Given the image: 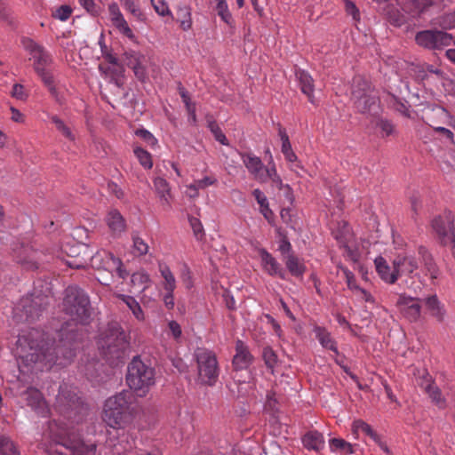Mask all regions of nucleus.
<instances>
[{
    "label": "nucleus",
    "mask_w": 455,
    "mask_h": 455,
    "mask_svg": "<svg viewBox=\"0 0 455 455\" xmlns=\"http://www.w3.org/2000/svg\"><path fill=\"white\" fill-rule=\"evenodd\" d=\"M78 336V330L69 322L55 331L51 344L48 332L34 328L22 331L17 339L20 371H44L53 364L65 366L76 355Z\"/></svg>",
    "instance_id": "f257e3e1"
},
{
    "label": "nucleus",
    "mask_w": 455,
    "mask_h": 455,
    "mask_svg": "<svg viewBox=\"0 0 455 455\" xmlns=\"http://www.w3.org/2000/svg\"><path fill=\"white\" fill-rule=\"evenodd\" d=\"M135 396L130 390H123L108 397L103 406L102 419L113 428L122 429L121 439L114 444L116 453H122L135 448L136 455H162L161 451L151 445L148 448L138 447L135 440L124 432V428L134 419L137 410Z\"/></svg>",
    "instance_id": "f03ea898"
},
{
    "label": "nucleus",
    "mask_w": 455,
    "mask_h": 455,
    "mask_svg": "<svg viewBox=\"0 0 455 455\" xmlns=\"http://www.w3.org/2000/svg\"><path fill=\"white\" fill-rule=\"evenodd\" d=\"M49 433L54 442L69 451L70 455H99L95 441L83 439L78 432L65 423L51 421Z\"/></svg>",
    "instance_id": "7ed1b4c3"
},
{
    "label": "nucleus",
    "mask_w": 455,
    "mask_h": 455,
    "mask_svg": "<svg viewBox=\"0 0 455 455\" xmlns=\"http://www.w3.org/2000/svg\"><path fill=\"white\" fill-rule=\"evenodd\" d=\"M125 379L130 389L143 397L156 384V371L140 356H135L128 364Z\"/></svg>",
    "instance_id": "20e7f679"
},
{
    "label": "nucleus",
    "mask_w": 455,
    "mask_h": 455,
    "mask_svg": "<svg viewBox=\"0 0 455 455\" xmlns=\"http://www.w3.org/2000/svg\"><path fill=\"white\" fill-rule=\"evenodd\" d=\"M63 311L72 322L87 324L92 315V307L87 294L76 286H68L65 291Z\"/></svg>",
    "instance_id": "39448f33"
},
{
    "label": "nucleus",
    "mask_w": 455,
    "mask_h": 455,
    "mask_svg": "<svg viewBox=\"0 0 455 455\" xmlns=\"http://www.w3.org/2000/svg\"><path fill=\"white\" fill-rule=\"evenodd\" d=\"M351 100L362 114L376 112L379 107L378 91L367 79L359 76L353 79Z\"/></svg>",
    "instance_id": "423d86ee"
},
{
    "label": "nucleus",
    "mask_w": 455,
    "mask_h": 455,
    "mask_svg": "<svg viewBox=\"0 0 455 455\" xmlns=\"http://www.w3.org/2000/svg\"><path fill=\"white\" fill-rule=\"evenodd\" d=\"M56 408L64 414L72 423L79 424L88 414V406L77 396L75 389L67 385L60 387L56 397Z\"/></svg>",
    "instance_id": "0eeeda50"
},
{
    "label": "nucleus",
    "mask_w": 455,
    "mask_h": 455,
    "mask_svg": "<svg viewBox=\"0 0 455 455\" xmlns=\"http://www.w3.org/2000/svg\"><path fill=\"white\" fill-rule=\"evenodd\" d=\"M23 45L34 60L35 71L48 87L51 94L56 97L57 90L54 86L53 76L49 69L52 62V55L43 46L31 39H24Z\"/></svg>",
    "instance_id": "6e6552de"
},
{
    "label": "nucleus",
    "mask_w": 455,
    "mask_h": 455,
    "mask_svg": "<svg viewBox=\"0 0 455 455\" xmlns=\"http://www.w3.org/2000/svg\"><path fill=\"white\" fill-rule=\"evenodd\" d=\"M103 355L108 359H119L128 347L126 335L121 327L115 323L108 327L99 340Z\"/></svg>",
    "instance_id": "1a4fd4ad"
},
{
    "label": "nucleus",
    "mask_w": 455,
    "mask_h": 455,
    "mask_svg": "<svg viewBox=\"0 0 455 455\" xmlns=\"http://www.w3.org/2000/svg\"><path fill=\"white\" fill-rule=\"evenodd\" d=\"M200 381L207 386H214L218 381L220 368L214 352L198 348L195 353Z\"/></svg>",
    "instance_id": "9d476101"
},
{
    "label": "nucleus",
    "mask_w": 455,
    "mask_h": 455,
    "mask_svg": "<svg viewBox=\"0 0 455 455\" xmlns=\"http://www.w3.org/2000/svg\"><path fill=\"white\" fill-rule=\"evenodd\" d=\"M416 43L424 48L439 50L451 43L455 45V36L440 30H423L418 32L415 37Z\"/></svg>",
    "instance_id": "9b49d317"
},
{
    "label": "nucleus",
    "mask_w": 455,
    "mask_h": 455,
    "mask_svg": "<svg viewBox=\"0 0 455 455\" xmlns=\"http://www.w3.org/2000/svg\"><path fill=\"white\" fill-rule=\"evenodd\" d=\"M91 261L93 267L106 270L112 275L116 273L122 279H125L129 275L124 268L121 259L106 251L97 252L92 257Z\"/></svg>",
    "instance_id": "f8f14e48"
},
{
    "label": "nucleus",
    "mask_w": 455,
    "mask_h": 455,
    "mask_svg": "<svg viewBox=\"0 0 455 455\" xmlns=\"http://www.w3.org/2000/svg\"><path fill=\"white\" fill-rule=\"evenodd\" d=\"M453 222L454 216L450 211H445L432 220V228L443 245L455 241Z\"/></svg>",
    "instance_id": "ddd939ff"
},
{
    "label": "nucleus",
    "mask_w": 455,
    "mask_h": 455,
    "mask_svg": "<svg viewBox=\"0 0 455 455\" xmlns=\"http://www.w3.org/2000/svg\"><path fill=\"white\" fill-rule=\"evenodd\" d=\"M48 303L47 296L32 295L31 298L23 299L20 307L26 315V320L35 321L39 318Z\"/></svg>",
    "instance_id": "4468645a"
},
{
    "label": "nucleus",
    "mask_w": 455,
    "mask_h": 455,
    "mask_svg": "<svg viewBox=\"0 0 455 455\" xmlns=\"http://www.w3.org/2000/svg\"><path fill=\"white\" fill-rule=\"evenodd\" d=\"M239 155L244 166L253 176L254 180L259 183H265L267 166L263 164L261 159L251 152H240Z\"/></svg>",
    "instance_id": "2eb2a0df"
},
{
    "label": "nucleus",
    "mask_w": 455,
    "mask_h": 455,
    "mask_svg": "<svg viewBox=\"0 0 455 455\" xmlns=\"http://www.w3.org/2000/svg\"><path fill=\"white\" fill-rule=\"evenodd\" d=\"M397 279L403 275L411 276L419 267L418 260L412 255L399 254L393 260Z\"/></svg>",
    "instance_id": "dca6fc26"
},
{
    "label": "nucleus",
    "mask_w": 455,
    "mask_h": 455,
    "mask_svg": "<svg viewBox=\"0 0 455 455\" xmlns=\"http://www.w3.org/2000/svg\"><path fill=\"white\" fill-rule=\"evenodd\" d=\"M396 4L401 7V9L415 17L423 12L428 6L433 4H439L441 3L445 2V0H395Z\"/></svg>",
    "instance_id": "f3484780"
},
{
    "label": "nucleus",
    "mask_w": 455,
    "mask_h": 455,
    "mask_svg": "<svg viewBox=\"0 0 455 455\" xmlns=\"http://www.w3.org/2000/svg\"><path fill=\"white\" fill-rule=\"evenodd\" d=\"M396 4L401 7V9L415 17L423 12L428 6L433 4H439L441 3L445 2V0H395Z\"/></svg>",
    "instance_id": "a211bd4d"
},
{
    "label": "nucleus",
    "mask_w": 455,
    "mask_h": 455,
    "mask_svg": "<svg viewBox=\"0 0 455 455\" xmlns=\"http://www.w3.org/2000/svg\"><path fill=\"white\" fill-rule=\"evenodd\" d=\"M27 405L31 407L37 414L46 416L49 407L41 392L35 387H28L23 394Z\"/></svg>",
    "instance_id": "6ab92c4d"
},
{
    "label": "nucleus",
    "mask_w": 455,
    "mask_h": 455,
    "mask_svg": "<svg viewBox=\"0 0 455 455\" xmlns=\"http://www.w3.org/2000/svg\"><path fill=\"white\" fill-rule=\"evenodd\" d=\"M397 306L403 315L410 322H416L419 318L421 306L418 299L400 296Z\"/></svg>",
    "instance_id": "aec40b11"
},
{
    "label": "nucleus",
    "mask_w": 455,
    "mask_h": 455,
    "mask_svg": "<svg viewBox=\"0 0 455 455\" xmlns=\"http://www.w3.org/2000/svg\"><path fill=\"white\" fill-rule=\"evenodd\" d=\"M108 12L115 27L128 38L134 39L135 36L121 13L118 5L116 4H110L108 6Z\"/></svg>",
    "instance_id": "412c9836"
},
{
    "label": "nucleus",
    "mask_w": 455,
    "mask_h": 455,
    "mask_svg": "<svg viewBox=\"0 0 455 455\" xmlns=\"http://www.w3.org/2000/svg\"><path fill=\"white\" fill-rule=\"evenodd\" d=\"M263 269L270 275H277L281 279L286 278L284 270L276 259L266 250L259 251Z\"/></svg>",
    "instance_id": "4be33fe9"
},
{
    "label": "nucleus",
    "mask_w": 455,
    "mask_h": 455,
    "mask_svg": "<svg viewBox=\"0 0 455 455\" xmlns=\"http://www.w3.org/2000/svg\"><path fill=\"white\" fill-rule=\"evenodd\" d=\"M271 180L273 186L277 188L279 190H285V196L290 203L293 201V195L291 187L288 184H283L281 177L277 173L275 164L271 160L267 166V171L265 176V183Z\"/></svg>",
    "instance_id": "5701e85b"
},
{
    "label": "nucleus",
    "mask_w": 455,
    "mask_h": 455,
    "mask_svg": "<svg viewBox=\"0 0 455 455\" xmlns=\"http://www.w3.org/2000/svg\"><path fill=\"white\" fill-rule=\"evenodd\" d=\"M252 362V355L248 347L241 340H237L235 344V355L233 358V366L235 370H243L249 367Z\"/></svg>",
    "instance_id": "b1692460"
},
{
    "label": "nucleus",
    "mask_w": 455,
    "mask_h": 455,
    "mask_svg": "<svg viewBox=\"0 0 455 455\" xmlns=\"http://www.w3.org/2000/svg\"><path fill=\"white\" fill-rule=\"evenodd\" d=\"M106 223L115 236L121 235L126 230V221L117 210H111L106 216Z\"/></svg>",
    "instance_id": "393cba45"
},
{
    "label": "nucleus",
    "mask_w": 455,
    "mask_h": 455,
    "mask_svg": "<svg viewBox=\"0 0 455 455\" xmlns=\"http://www.w3.org/2000/svg\"><path fill=\"white\" fill-rule=\"evenodd\" d=\"M41 253L29 247H24L17 256L18 262L28 270H35L39 267Z\"/></svg>",
    "instance_id": "a878e982"
},
{
    "label": "nucleus",
    "mask_w": 455,
    "mask_h": 455,
    "mask_svg": "<svg viewBox=\"0 0 455 455\" xmlns=\"http://www.w3.org/2000/svg\"><path fill=\"white\" fill-rule=\"evenodd\" d=\"M302 443L307 450L320 451L324 448L325 441L322 433L311 430L303 435Z\"/></svg>",
    "instance_id": "bb28decb"
},
{
    "label": "nucleus",
    "mask_w": 455,
    "mask_h": 455,
    "mask_svg": "<svg viewBox=\"0 0 455 455\" xmlns=\"http://www.w3.org/2000/svg\"><path fill=\"white\" fill-rule=\"evenodd\" d=\"M418 254L424 266L426 275H428L432 280L437 279L439 276V269L429 251L424 246H419Z\"/></svg>",
    "instance_id": "cd10ccee"
},
{
    "label": "nucleus",
    "mask_w": 455,
    "mask_h": 455,
    "mask_svg": "<svg viewBox=\"0 0 455 455\" xmlns=\"http://www.w3.org/2000/svg\"><path fill=\"white\" fill-rule=\"evenodd\" d=\"M376 270L380 278L387 283H395L397 281L395 267H390L383 257H378L374 260Z\"/></svg>",
    "instance_id": "c85d7f7f"
},
{
    "label": "nucleus",
    "mask_w": 455,
    "mask_h": 455,
    "mask_svg": "<svg viewBox=\"0 0 455 455\" xmlns=\"http://www.w3.org/2000/svg\"><path fill=\"white\" fill-rule=\"evenodd\" d=\"M296 77L301 92L307 96L308 100L315 104L314 100V80L312 76L305 70L299 69L296 71Z\"/></svg>",
    "instance_id": "c756f323"
},
{
    "label": "nucleus",
    "mask_w": 455,
    "mask_h": 455,
    "mask_svg": "<svg viewBox=\"0 0 455 455\" xmlns=\"http://www.w3.org/2000/svg\"><path fill=\"white\" fill-rule=\"evenodd\" d=\"M314 332L315 338L323 348L329 349L334 352L336 355H339L336 340L331 337V334L324 327L315 326L314 328Z\"/></svg>",
    "instance_id": "7c9ffc66"
},
{
    "label": "nucleus",
    "mask_w": 455,
    "mask_h": 455,
    "mask_svg": "<svg viewBox=\"0 0 455 455\" xmlns=\"http://www.w3.org/2000/svg\"><path fill=\"white\" fill-rule=\"evenodd\" d=\"M425 305L430 315L442 322L444 318L445 310L436 295H432L425 299Z\"/></svg>",
    "instance_id": "2f4dec72"
},
{
    "label": "nucleus",
    "mask_w": 455,
    "mask_h": 455,
    "mask_svg": "<svg viewBox=\"0 0 455 455\" xmlns=\"http://www.w3.org/2000/svg\"><path fill=\"white\" fill-rule=\"evenodd\" d=\"M285 265L289 272L296 277L302 276L306 271L304 263L294 254L289 253L285 259Z\"/></svg>",
    "instance_id": "473e14b6"
},
{
    "label": "nucleus",
    "mask_w": 455,
    "mask_h": 455,
    "mask_svg": "<svg viewBox=\"0 0 455 455\" xmlns=\"http://www.w3.org/2000/svg\"><path fill=\"white\" fill-rule=\"evenodd\" d=\"M154 188L156 192L160 196L162 204L164 205H170L171 188L169 183L163 178L157 177L154 180Z\"/></svg>",
    "instance_id": "72a5a7b5"
},
{
    "label": "nucleus",
    "mask_w": 455,
    "mask_h": 455,
    "mask_svg": "<svg viewBox=\"0 0 455 455\" xmlns=\"http://www.w3.org/2000/svg\"><path fill=\"white\" fill-rule=\"evenodd\" d=\"M80 247V245L72 246L69 248V251L67 248L64 249L69 258L66 259V264L71 268H82L87 264L86 259L78 256Z\"/></svg>",
    "instance_id": "f704fd0d"
},
{
    "label": "nucleus",
    "mask_w": 455,
    "mask_h": 455,
    "mask_svg": "<svg viewBox=\"0 0 455 455\" xmlns=\"http://www.w3.org/2000/svg\"><path fill=\"white\" fill-rule=\"evenodd\" d=\"M278 133L282 140V153L283 154L285 160L290 163L296 162L298 157L291 148L285 129L279 127Z\"/></svg>",
    "instance_id": "c9c22d12"
},
{
    "label": "nucleus",
    "mask_w": 455,
    "mask_h": 455,
    "mask_svg": "<svg viewBox=\"0 0 455 455\" xmlns=\"http://www.w3.org/2000/svg\"><path fill=\"white\" fill-rule=\"evenodd\" d=\"M117 298L126 304L137 320L143 321L145 319L144 312L140 305L133 297L124 294H118Z\"/></svg>",
    "instance_id": "e433bc0d"
},
{
    "label": "nucleus",
    "mask_w": 455,
    "mask_h": 455,
    "mask_svg": "<svg viewBox=\"0 0 455 455\" xmlns=\"http://www.w3.org/2000/svg\"><path fill=\"white\" fill-rule=\"evenodd\" d=\"M159 271L164 279L163 287L165 291H174L176 288V280L170 267L165 264L159 265Z\"/></svg>",
    "instance_id": "4c0bfd02"
},
{
    "label": "nucleus",
    "mask_w": 455,
    "mask_h": 455,
    "mask_svg": "<svg viewBox=\"0 0 455 455\" xmlns=\"http://www.w3.org/2000/svg\"><path fill=\"white\" fill-rule=\"evenodd\" d=\"M149 275L143 271L135 272L131 276L132 287L140 291H145L149 286Z\"/></svg>",
    "instance_id": "58836bf2"
},
{
    "label": "nucleus",
    "mask_w": 455,
    "mask_h": 455,
    "mask_svg": "<svg viewBox=\"0 0 455 455\" xmlns=\"http://www.w3.org/2000/svg\"><path fill=\"white\" fill-rule=\"evenodd\" d=\"M425 390L432 403H434L438 408L443 409L446 407V400L443 396L442 392L437 386L430 383L426 387Z\"/></svg>",
    "instance_id": "ea45409f"
},
{
    "label": "nucleus",
    "mask_w": 455,
    "mask_h": 455,
    "mask_svg": "<svg viewBox=\"0 0 455 455\" xmlns=\"http://www.w3.org/2000/svg\"><path fill=\"white\" fill-rule=\"evenodd\" d=\"M330 449L333 452H339L341 455L352 454L353 446L344 439L332 438L329 442Z\"/></svg>",
    "instance_id": "a19ab883"
},
{
    "label": "nucleus",
    "mask_w": 455,
    "mask_h": 455,
    "mask_svg": "<svg viewBox=\"0 0 455 455\" xmlns=\"http://www.w3.org/2000/svg\"><path fill=\"white\" fill-rule=\"evenodd\" d=\"M217 182L218 180L214 176H206L203 179L195 180L194 183L188 186V189H194V194H190L189 196H198V190L215 185Z\"/></svg>",
    "instance_id": "79ce46f5"
},
{
    "label": "nucleus",
    "mask_w": 455,
    "mask_h": 455,
    "mask_svg": "<svg viewBox=\"0 0 455 455\" xmlns=\"http://www.w3.org/2000/svg\"><path fill=\"white\" fill-rule=\"evenodd\" d=\"M0 453L2 455H20V451L12 440L3 435L0 437Z\"/></svg>",
    "instance_id": "37998d69"
},
{
    "label": "nucleus",
    "mask_w": 455,
    "mask_h": 455,
    "mask_svg": "<svg viewBox=\"0 0 455 455\" xmlns=\"http://www.w3.org/2000/svg\"><path fill=\"white\" fill-rule=\"evenodd\" d=\"M339 243H340V246L344 248L345 255L346 257L356 262L359 258V253L355 246L351 245L348 242V239L347 237H338Z\"/></svg>",
    "instance_id": "c03bdc74"
},
{
    "label": "nucleus",
    "mask_w": 455,
    "mask_h": 455,
    "mask_svg": "<svg viewBox=\"0 0 455 455\" xmlns=\"http://www.w3.org/2000/svg\"><path fill=\"white\" fill-rule=\"evenodd\" d=\"M140 164L146 169H151L153 166L151 155L142 148L137 147L133 150Z\"/></svg>",
    "instance_id": "a18cd8bd"
},
{
    "label": "nucleus",
    "mask_w": 455,
    "mask_h": 455,
    "mask_svg": "<svg viewBox=\"0 0 455 455\" xmlns=\"http://www.w3.org/2000/svg\"><path fill=\"white\" fill-rule=\"evenodd\" d=\"M436 24L446 30L455 28V11L439 16Z\"/></svg>",
    "instance_id": "49530a36"
},
{
    "label": "nucleus",
    "mask_w": 455,
    "mask_h": 455,
    "mask_svg": "<svg viewBox=\"0 0 455 455\" xmlns=\"http://www.w3.org/2000/svg\"><path fill=\"white\" fill-rule=\"evenodd\" d=\"M354 428L356 432H361V433L368 435L370 438H371L375 442H377L379 440L378 435L371 428V427L362 420L355 421Z\"/></svg>",
    "instance_id": "de8ad7c7"
},
{
    "label": "nucleus",
    "mask_w": 455,
    "mask_h": 455,
    "mask_svg": "<svg viewBox=\"0 0 455 455\" xmlns=\"http://www.w3.org/2000/svg\"><path fill=\"white\" fill-rule=\"evenodd\" d=\"M132 242V252L135 256H143L148 253L149 249L148 244L141 237L133 235Z\"/></svg>",
    "instance_id": "09e8293b"
},
{
    "label": "nucleus",
    "mask_w": 455,
    "mask_h": 455,
    "mask_svg": "<svg viewBox=\"0 0 455 455\" xmlns=\"http://www.w3.org/2000/svg\"><path fill=\"white\" fill-rule=\"evenodd\" d=\"M208 127L214 135V138L222 145H228V141L225 134L215 121H209Z\"/></svg>",
    "instance_id": "8fccbe9b"
},
{
    "label": "nucleus",
    "mask_w": 455,
    "mask_h": 455,
    "mask_svg": "<svg viewBox=\"0 0 455 455\" xmlns=\"http://www.w3.org/2000/svg\"><path fill=\"white\" fill-rule=\"evenodd\" d=\"M151 4L156 12L162 16H172V12L164 0H151Z\"/></svg>",
    "instance_id": "3c124183"
},
{
    "label": "nucleus",
    "mask_w": 455,
    "mask_h": 455,
    "mask_svg": "<svg viewBox=\"0 0 455 455\" xmlns=\"http://www.w3.org/2000/svg\"><path fill=\"white\" fill-rule=\"evenodd\" d=\"M262 356L266 365L270 369H274L277 363V355L275 351L271 347H267L263 349Z\"/></svg>",
    "instance_id": "603ef678"
},
{
    "label": "nucleus",
    "mask_w": 455,
    "mask_h": 455,
    "mask_svg": "<svg viewBox=\"0 0 455 455\" xmlns=\"http://www.w3.org/2000/svg\"><path fill=\"white\" fill-rule=\"evenodd\" d=\"M51 120L55 124L58 131H60L66 138L74 140V136L70 129L64 124L61 119H60L57 116H52Z\"/></svg>",
    "instance_id": "864d4df0"
},
{
    "label": "nucleus",
    "mask_w": 455,
    "mask_h": 455,
    "mask_svg": "<svg viewBox=\"0 0 455 455\" xmlns=\"http://www.w3.org/2000/svg\"><path fill=\"white\" fill-rule=\"evenodd\" d=\"M124 8L130 12L137 20L140 21L145 20V14L140 11L139 6L132 0H126L124 2Z\"/></svg>",
    "instance_id": "5fc2aeb1"
},
{
    "label": "nucleus",
    "mask_w": 455,
    "mask_h": 455,
    "mask_svg": "<svg viewBox=\"0 0 455 455\" xmlns=\"http://www.w3.org/2000/svg\"><path fill=\"white\" fill-rule=\"evenodd\" d=\"M376 126L380 129L382 136H390L395 132L394 124L387 119H379Z\"/></svg>",
    "instance_id": "6e6d98bb"
},
{
    "label": "nucleus",
    "mask_w": 455,
    "mask_h": 455,
    "mask_svg": "<svg viewBox=\"0 0 455 455\" xmlns=\"http://www.w3.org/2000/svg\"><path fill=\"white\" fill-rule=\"evenodd\" d=\"M72 13V8L69 5H61L57 8L53 12L52 16L61 21H66Z\"/></svg>",
    "instance_id": "4d7b16f0"
},
{
    "label": "nucleus",
    "mask_w": 455,
    "mask_h": 455,
    "mask_svg": "<svg viewBox=\"0 0 455 455\" xmlns=\"http://www.w3.org/2000/svg\"><path fill=\"white\" fill-rule=\"evenodd\" d=\"M216 11L220 19L227 24H231L232 15L228 10V4H216Z\"/></svg>",
    "instance_id": "13d9d810"
},
{
    "label": "nucleus",
    "mask_w": 455,
    "mask_h": 455,
    "mask_svg": "<svg viewBox=\"0 0 455 455\" xmlns=\"http://www.w3.org/2000/svg\"><path fill=\"white\" fill-rule=\"evenodd\" d=\"M345 10L348 15H351L355 21L360 20V12L355 4L350 0H344Z\"/></svg>",
    "instance_id": "bf43d9fd"
},
{
    "label": "nucleus",
    "mask_w": 455,
    "mask_h": 455,
    "mask_svg": "<svg viewBox=\"0 0 455 455\" xmlns=\"http://www.w3.org/2000/svg\"><path fill=\"white\" fill-rule=\"evenodd\" d=\"M341 269L345 275L347 287L350 290L356 291L359 288V286L356 284L355 275L347 267H342Z\"/></svg>",
    "instance_id": "052dcab7"
},
{
    "label": "nucleus",
    "mask_w": 455,
    "mask_h": 455,
    "mask_svg": "<svg viewBox=\"0 0 455 455\" xmlns=\"http://www.w3.org/2000/svg\"><path fill=\"white\" fill-rule=\"evenodd\" d=\"M168 328L171 332V335L176 341H178L182 334L180 325L176 321H170L168 323Z\"/></svg>",
    "instance_id": "680f3d73"
},
{
    "label": "nucleus",
    "mask_w": 455,
    "mask_h": 455,
    "mask_svg": "<svg viewBox=\"0 0 455 455\" xmlns=\"http://www.w3.org/2000/svg\"><path fill=\"white\" fill-rule=\"evenodd\" d=\"M136 135L140 137L152 146L157 143V140L148 130L139 129L136 131Z\"/></svg>",
    "instance_id": "e2e57ef3"
},
{
    "label": "nucleus",
    "mask_w": 455,
    "mask_h": 455,
    "mask_svg": "<svg viewBox=\"0 0 455 455\" xmlns=\"http://www.w3.org/2000/svg\"><path fill=\"white\" fill-rule=\"evenodd\" d=\"M12 96L18 100H24L27 99L28 94L25 92L23 85L20 84H15L12 86Z\"/></svg>",
    "instance_id": "0e129e2a"
},
{
    "label": "nucleus",
    "mask_w": 455,
    "mask_h": 455,
    "mask_svg": "<svg viewBox=\"0 0 455 455\" xmlns=\"http://www.w3.org/2000/svg\"><path fill=\"white\" fill-rule=\"evenodd\" d=\"M189 223L193 229L195 235L197 237L202 236L204 228H203V225H202L201 221L196 217H190Z\"/></svg>",
    "instance_id": "69168bd1"
},
{
    "label": "nucleus",
    "mask_w": 455,
    "mask_h": 455,
    "mask_svg": "<svg viewBox=\"0 0 455 455\" xmlns=\"http://www.w3.org/2000/svg\"><path fill=\"white\" fill-rule=\"evenodd\" d=\"M276 403H277V401L275 397V394L272 392H268L267 395L265 409L271 411H275L277 410Z\"/></svg>",
    "instance_id": "338daca9"
},
{
    "label": "nucleus",
    "mask_w": 455,
    "mask_h": 455,
    "mask_svg": "<svg viewBox=\"0 0 455 455\" xmlns=\"http://www.w3.org/2000/svg\"><path fill=\"white\" fill-rule=\"evenodd\" d=\"M108 189L111 194L115 195L118 199H121L124 197V191L117 184H116L114 182L108 183Z\"/></svg>",
    "instance_id": "774afa93"
}]
</instances>
